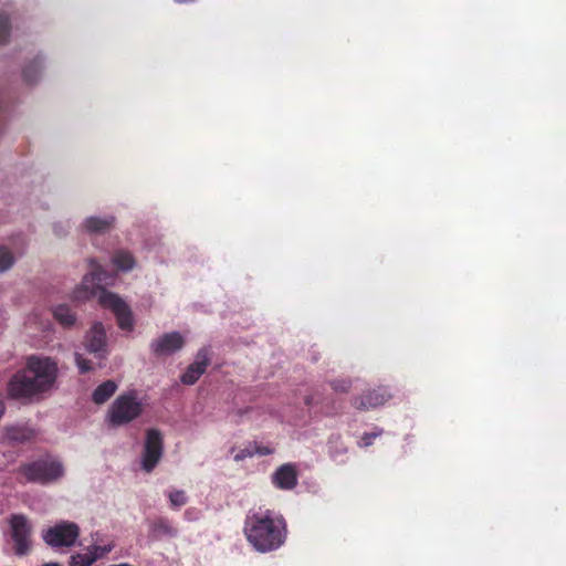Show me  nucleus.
<instances>
[{"label":"nucleus","instance_id":"1","mask_svg":"<svg viewBox=\"0 0 566 566\" xmlns=\"http://www.w3.org/2000/svg\"><path fill=\"white\" fill-rule=\"evenodd\" d=\"M57 366L49 357L30 356L25 369L17 373L8 385V392L17 399H31L52 389Z\"/></svg>","mask_w":566,"mask_h":566},{"label":"nucleus","instance_id":"2","mask_svg":"<svg viewBox=\"0 0 566 566\" xmlns=\"http://www.w3.org/2000/svg\"><path fill=\"white\" fill-rule=\"evenodd\" d=\"M243 531L248 542L260 553L280 548L287 533L284 518L269 510L249 514Z\"/></svg>","mask_w":566,"mask_h":566},{"label":"nucleus","instance_id":"3","mask_svg":"<svg viewBox=\"0 0 566 566\" xmlns=\"http://www.w3.org/2000/svg\"><path fill=\"white\" fill-rule=\"evenodd\" d=\"M86 265L87 273L72 292V298L77 302L92 298L101 289H105L103 285H113L115 280V275L107 271L96 258L86 259Z\"/></svg>","mask_w":566,"mask_h":566},{"label":"nucleus","instance_id":"4","mask_svg":"<svg viewBox=\"0 0 566 566\" xmlns=\"http://www.w3.org/2000/svg\"><path fill=\"white\" fill-rule=\"evenodd\" d=\"M143 403L136 392L119 395L111 405L106 419L113 427L124 426L140 416Z\"/></svg>","mask_w":566,"mask_h":566},{"label":"nucleus","instance_id":"5","mask_svg":"<svg viewBox=\"0 0 566 566\" xmlns=\"http://www.w3.org/2000/svg\"><path fill=\"white\" fill-rule=\"evenodd\" d=\"M21 473L29 482L45 484L61 478L64 470L60 462L48 458L23 465Z\"/></svg>","mask_w":566,"mask_h":566},{"label":"nucleus","instance_id":"6","mask_svg":"<svg viewBox=\"0 0 566 566\" xmlns=\"http://www.w3.org/2000/svg\"><path fill=\"white\" fill-rule=\"evenodd\" d=\"M8 524L10 537L14 543V553L19 556L28 554L32 533L29 520L22 514H13L9 517Z\"/></svg>","mask_w":566,"mask_h":566},{"label":"nucleus","instance_id":"7","mask_svg":"<svg viewBox=\"0 0 566 566\" xmlns=\"http://www.w3.org/2000/svg\"><path fill=\"white\" fill-rule=\"evenodd\" d=\"M80 534L78 526L71 522H62L43 534L44 542L52 547L72 546Z\"/></svg>","mask_w":566,"mask_h":566},{"label":"nucleus","instance_id":"8","mask_svg":"<svg viewBox=\"0 0 566 566\" xmlns=\"http://www.w3.org/2000/svg\"><path fill=\"white\" fill-rule=\"evenodd\" d=\"M116 223V218L113 213H96L85 217L78 229L88 235H102L111 231Z\"/></svg>","mask_w":566,"mask_h":566},{"label":"nucleus","instance_id":"9","mask_svg":"<svg viewBox=\"0 0 566 566\" xmlns=\"http://www.w3.org/2000/svg\"><path fill=\"white\" fill-rule=\"evenodd\" d=\"M93 297H96L98 304L103 308L109 310L116 318H130V307L119 294L101 289Z\"/></svg>","mask_w":566,"mask_h":566},{"label":"nucleus","instance_id":"10","mask_svg":"<svg viewBox=\"0 0 566 566\" xmlns=\"http://www.w3.org/2000/svg\"><path fill=\"white\" fill-rule=\"evenodd\" d=\"M163 454V439L159 431L151 429L147 431L145 451L142 459L144 470L151 471Z\"/></svg>","mask_w":566,"mask_h":566},{"label":"nucleus","instance_id":"11","mask_svg":"<svg viewBox=\"0 0 566 566\" xmlns=\"http://www.w3.org/2000/svg\"><path fill=\"white\" fill-rule=\"evenodd\" d=\"M185 345V337L177 332L167 333L151 343V350L157 356H169L181 349Z\"/></svg>","mask_w":566,"mask_h":566},{"label":"nucleus","instance_id":"12","mask_svg":"<svg viewBox=\"0 0 566 566\" xmlns=\"http://www.w3.org/2000/svg\"><path fill=\"white\" fill-rule=\"evenodd\" d=\"M85 347L87 352L96 355L102 359L106 356V334L102 323L96 322L92 329L87 333L85 339Z\"/></svg>","mask_w":566,"mask_h":566},{"label":"nucleus","instance_id":"13","mask_svg":"<svg viewBox=\"0 0 566 566\" xmlns=\"http://www.w3.org/2000/svg\"><path fill=\"white\" fill-rule=\"evenodd\" d=\"M113 547L112 543L103 546L93 544L86 548V552L72 555L70 566H91L95 560L107 555Z\"/></svg>","mask_w":566,"mask_h":566},{"label":"nucleus","instance_id":"14","mask_svg":"<svg viewBox=\"0 0 566 566\" xmlns=\"http://www.w3.org/2000/svg\"><path fill=\"white\" fill-rule=\"evenodd\" d=\"M210 363L209 352L203 348L196 355L195 361L188 366L181 376V382L185 385H193L206 371Z\"/></svg>","mask_w":566,"mask_h":566},{"label":"nucleus","instance_id":"15","mask_svg":"<svg viewBox=\"0 0 566 566\" xmlns=\"http://www.w3.org/2000/svg\"><path fill=\"white\" fill-rule=\"evenodd\" d=\"M391 398V395L385 388H378L369 390L356 398L354 405L357 409L367 410L369 408H376L382 406L386 401Z\"/></svg>","mask_w":566,"mask_h":566},{"label":"nucleus","instance_id":"16","mask_svg":"<svg viewBox=\"0 0 566 566\" xmlns=\"http://www.w3.org/2000/svg\"><path fill=\"white\" fill-rule=\"evenodd\" d=\"M45 66V56L43 53H38L32 59L25 62L22 69V78L29 84L33 85L40 81Z\"/></svg>","mask_w":566,"mask_h":566},{"label":"nucleus","instance_id":"17","mask_svg":"<svg viewBox=\"0 0 566 566\" xmlns=\"http://www.w3.org/2000/svg\"><path fill=\"white\" fill-rule=\"evenodd\" d=\"M273 483L279 489L291 490L297 484V471L294 464L281 465L272 476Z\"/></svg>","mask_w":566,"mask_h":566},{"label":"nucleus","instance_id":"18","mask_svg":"<svg viewBox=\"0 0 566 566\" xmlns=\"http://www.w3.org/2000/svg\"><path fill=\"white\" fill-rule=\"evenodd\" d=\"M111 263L120 273H128L137 268L135 255L127 249H116L112 253Z\"/></svg>","mask_w":566,"mask_h":566},{"label":"nucleus","instance_id":"19","mask_svg":"<svg viewBox=\"0 0 566 566\" xmlns=\"http://www.w3.org/2000/svg\"><path fill=\"white\" fill-rule=\"evenodd\" d=\"M12 6L8 1L0 0V45L7 44L11 38Z\"/></svg>","mask_w":566,"mask_h":566},{"label":"nucleus","instance_id":"20","mask_svg":"<svg viewBox=\"0 0 566 566\" xmlns=\"http://www.w3.org/2000/svg\"><path fill=\"white\" fill-rule=\"evenodd\" d=\"M150 533L155 538L172 537L177 535V530L166 518H159L151 524Z\"/></svg>","mask_w":566,"mask_h":566},{"label":"nucleus","instance_id":"21","mask_svg":"<svg viewBox=\"0 0 566 566\" xmlns=\"http://www.w3.org/2000/svg\"><path fill=\"white\" fill-rule=\"evenodd\" d=\"M117 385L113 380H106L101 384L93 392V401L97 405H102L107 401L116 391Z\"/></svg>","mask_w":566,"mask_h":566},{"label":"nucleus","instance_id":"22","mask_svg":"<svg viewBox=\"0 0 566 566\" xmlns=\"http://www.w3.org/2000/svg\"><path fill=\"white\" fill-rule=\"evenodd\" d=\"M13 106L12 94L9 88L0 87V115L11 113Z\"/></svg>","mask_w":566,"mask_h":566},{"label":"nucleus","instance_id":"23","mask_svg":"<svg viewBox=\"0 0 566 566\" xmlns=\"http://www.w3.org/2000/svg\"><path fill=\"white\" fill-rule=\"evenodd\" d=\"M15 258L12 252L4 245H0V273L7 272L12 268Z\"/></svg>","mask_w":566,"mask_h":566},{"label":"nucleus","instance_id":"24","mask_svg":"<svg viewBox=\"0 0 566 566\" xmlns=\"http://www.w3.org/2000/svg\"><path fill=\"white\" fill-rule=\"evenodd\" d=\"M32 436V431L24 427H12L7 430V438L12 441H23Z\"/></svg>","mask_w":566,"mask_h":566},{"label":"nucleus","instance_id":"25","mask_svg":"<svg viewBox=\"0 0 566 566\" xmlns=\"http://www.w3.org/2000/svg\"><path fill=\"white\" fill-rule=\"evenodd\" d=\"M170 505L178 509L187 503V495L182 490H172L168 493Z\"/></svg>","mask_w":566,"mask_h":566},{"label":"nucleus","instance_id":"26","mask_svg":"<svg viewBox=\"0 0 566 566\" xmlns=\"http://www.w3.org/2000/svg\"><path fill=\"white\" fill-rule=\"evenodd\" d=\"M54 318H73V316L70 313V308L66 305H59L55 307L54 312Z\"/></svg>","mask_w":566,"mask_h":566},{"label":"nucleus","instance_id":"27","mask_svg":"<svg viewBox=\"0 0 566 566\" xmlns=\"http://www.w3.org/2000/svg\"><path fill=\"white\" fill-rule=\"evenodd\" d=\"M69 230H70V226L67 223H63V222H55L53 224V232L57 235V237H64L69 233Z\"/></svg>","mask_w":566,"mask_h":566},{"label":"nucleus","instance_id":"28","mask_svg":"<svg viewBox=\"0 0 566 566\" xmlns=\"http://www.w3.org/2000/svg\"><path fill=\"white\" fill-rule=\"evenodd\" d=\"M75 360H76V365L81 373H86L90 369H92V366L88 364V361L85 358L82 357V355L76 354Z\"/></svg>","mask_w":566,"mask_h":566},{"label":"nucleus","instance_id":"29","mask_svg":"<svg viewBox=\"0 0 566 566\" xmlns=\"http://www.w3.org/2000/svg\"><path fill=\"white\" fill-rule=\"evenodd\" d=\"M252 451L254 452V454L256 453L260 455H268L273 453V449L266 446H256L255 449Z\"/></svg>","mask_w":566,"mask_h":566},{"label":"nucleus","instance_id":"30","mask_svg":"<svg viewBox=\"0 0 566 566\" xmlns=\"http://www.w3.org/2000/svg\"><path fill=\"white\" fill-rule=\"evenodd\" d=\"M253 454L254 452L252 450H242L234 455V460L239 462L245 459L247 457H252Z\"/></svg>","mask_w":566,"mask_h":566},{"label":"nucleus","instance_id":"31","mask_svg":"<svg viewBox=\"0 0 566 566\" xmlns=\"http://www.w3.org/2000/svg\"><path fill=\"white\" fill-rule=\"evenodd\" d=\"M380 433H369V434H365L363 438H361V442L365 447L367 446H370L371 444V441L373 439H375L376 437H378Z\"/></svg>","mask_w":566,"mask_h":566},{"label":"nucleus","instance_id":"32","mask_svg":"<svg viewBox=\"0 0 566 566\" xmlns=\"http://www.w3.org/2000/svg\"><path fill=\"white\" fill-rule=\"evenodd\" d=\"M122 331H132L134 321H118Z\"/></svg>","mask_w":566,"mask_h":566},{"label":"nucleus","instance_id":"33","mask_svg":"<svg viewBox=\"0 0 566 566\" xmlns=\"http://www.w3.org/2000/svg\"><path fill=\"white\" fill-rule=\"evenodd\" d=\"M4 412V405L3 402L0 400V417L3 415Z\"/></svg>","mask_w":566,"mask_h":566},{"label":"nucleus","instance_id":"34","mask_svg":"<svg viewBox=\"0 0 566 566\" xmlns=\"http://www.w3.org/2000/svg\"><path fill=\"white\" fill-rule=\"evenodd\" d=\"M72 322H73V321H70V319L61 321V323H63V325H65V326L71 325V323H72Z\"/></svg>","mask_w":566,"mask_h":566},{"label":"nucleus","instance_id":"35","mask_svg":"<svg viewBox=\"0 0 566 566\" xmlns=\"http://www.w3.org/2000/svg\"><path fill=\"white\" fill-rule=\"evenodd\" d=\"M43 566H61V565L57 563H48V564H44Z\"/></svg>","mask_w":566,"mask_h":566}]
</instances>
